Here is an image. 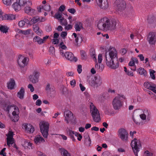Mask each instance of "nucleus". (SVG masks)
<instances>
[{"label":"nucleus","instance_id":"obj_18","mask_svg":"<svg viewBox=\"0 0 156 156\" xmlns=\"http://www.w3.org/2000/svg\"><path fill=\"white\" fill-rule=\"evenodd\" d=\"M37 9L39 12H41L43 10L47 11H49L51 9L50 5L47 4L46 5H40L37 7Z\"/></svg>","mask_w":156,"mask_h":156},{"label":"nucleus","instance_id":"obj_8","mask_svg":"<svg viewBox=\"0 0 156 156\" xmlns=\"http://www.w3.org/2000/svg\"><path fill=\"white\" fill-rule=\"evenodd\" d=\"M115 3L116 5V10L118 12L122 11L126 8V4L124 0H116Z\"/></svg>","mask_w":156,"mask_h":156},{"label":"nucleus","instance_id":"obj_50","mask_svg":"<svg viewBox=\"0 0 156 156\" xmlns=\"http://www.w3.org/2000/svg\"><path fill=\"white\" fill-rule=\"evenodd\" d=\"M155 73V72L154 70L151 69L150 70V76L153 79H155V76L154 74Z\"/></svg>","mask_w":156,"mask_h":156},{"label":"nucleus","instance_id":"obj_14","mask_svg":"<svg viewBox=\"0 0 156 156\" xmlns=\"http://www.w3.org/2000/svg\"><path fill=\"white\" fill-rule=\"evenodd\" d=\"M144 87L149 89L156 94V85L150 82H146L144 84Z\"/></svg>","mask_w":156,"mask_h":156},{"label":"nucleus","instance_id":"obj_3","mask_svg":"<svg viewBox=\"0 0 156 156\" xmlns=\"http://www.w3.org/2000/svg\"><path fill=\"white\" fill-rule=\"evenodd\" d=\"M124 98L123 95H118L113 99L112 105L115 110H119L122 106L123 103V99Z\"/></svg>","mask_w":156,"mask_h":156},{"label":"nucleus","instance_id":"obj_24","mask_svg":"<svg viewBox=\"0 0 156 156\" xmlns=\"http://www.w3.org/2000/svg\"><path fill=\"white\" fill-rule=\"evenodd\" d=\"M35 143L37 144H39L45 142L44 140L41 136H37L35 137L34 139Z\"/></svg>","mask_w":156,"mask_h":156},{"label":"nucleus","instance_id":"obj_45","mask_svg":"<svg viewBox=\"0 0 156 156\" xmlns=\"http://www.w3.org/2000/svg\"><path fill=\"white\" fill-rule=\"evenodd\" d=\"M85 138V141L87 143V144L88 145H90L91 144V140L89 135L87 134V135L84 136Z\"/></svg>","mask_w":156,"mask_h":156},{"label":"nucleus","instance_id":"obj_38","mask_svg":"<svg viewBox=\"0 0 156 156\" xmlns=\"http://www.w3.org/2000/svg\"><path fill=\"white\" fill-rule=\"evenodd\" d=\"M95 50L93 49H91L90 51V54L91 58L93 59L94 61L96 62H97V59L96 57V55H95Z\"/></svg>","mask_w":156,"mask_h":156},{"label":"nucleus","instance_id":"obj_9","mask_svg":"<svg viewBox=\"0 0 156 156\" xmlns=\"http://www.w3.org/2000/svg\"><path fill=\"white\" fill-rule=\"evenodd\" d=\"M29 61V58L28 57L24 56H19L17 59L18 63L20 67L24 68L27 66Z\"/></svg>","mask_w":156,"mask_h":156},{"label":"nucleus","instance_id":"obj_55","mask_svg":"<svg viewBox=\"0 0 156 156\" xmlns=\"http://www.w3.org/2000/svg\"><path fill=\"white\" fill-rule=\"evenodd\" d=\"M75 136L77 137V139L79 141H80L82 137L80 134H79L77 132H76L75 133Z\"/></svg>","mask_w":156,"mask_h":156},{"label":"nucleus","instance_id":"obj_26","mask_svg":"<svg viewBox=\"0 0 156 156\" xmlns=\"http://www.w3.org/2000/svg\"><path fill=\"white\" fill-rule=\"evenodd\" d=\"M16 19L15 15L12 14H5L4 20H13Z\"/></svg>","mask_w":156,"mask_h":156},{"label":"nucleus","instance_id":"obj_47","mask_svg":"<svg viewBox=\"0 0 156 156\" xmlns=\"http://www.w3.org/2000/svg\"><path fill=\"white\" fill-rule=\"evenodd\" d=\"M59 22L61 25L65 26L67 25L68 23L66 20L63 17L60 19L59 20Z\"/></svg>","mask_w":156,"mask_h":156},{"label":"nucleus","instance_id":"obj_37","mask_svg":"<svg viewBox=\"0 0 156 156\" xmlns=\"http://www.w3.org/2000/svg\"><path fill=\"white\" fill-rule=\"evenodd\" d=\"M8 28L7 26L0 25V30L3 33H6L8 31Z\"/></svg>","mask_w":156,"mask_h":156},{"label":"nucleus","instance_id":"obj_51","mask_svg":"<svg viewBox=\"0 0 156 156\" xmlns=\"http://www.w3.org/2000/svg\"><path fill=\"white\" fill-rule=\"evenodd\" d=\"M40 75V73L38 72L35 71L34 72L33 76L35 77L38 78V79H39Z\"/></svg>","mask_w":156,"mask_h":156},{"label":"nucleus","instance_id":"obj_16","mask_svg":"<svg viewBox=\"0 0 156 156\" xmlns=\"http://www.w3.org/2000/svg\"><path fill=\"white\" fill-rule=\"evenodd\" d=\"M97 4L102 9H106L108 8V4L107 0H98Z\"/></svg>","mask_w":156,"mask_h":156},{"label":"nucleus","instance_id":"obj_60","mask_svg":"<svg viewBox=\"0 0 156 156\" xmlns=\"http://www.w3.org/2000/svg\"><path fill=\"white\" fill-rule=\"evenodd\" d=\"M82 66L81 65H78L77 66V71L79 74L81 73L82 72Z\"/></svg>","mask_w":156,"mask_h":156},{"label":"nucleus","instance_id":"obj_20","mask_svg":"<svg viewBox=\"0 0 156 156\" xmlns=\"http://www.w3.org/2000/svg\"><path fill=\"white\" fill-rule=\"evenodd\" d=\"M73 35L75 38V42L76 45L78 46L79 44H80L82 41V39L81 36L79 35H77L75 33H73Z\"/></svg>","mask_w":156,"mask_h":156},{"label":"nucleus","instance_id":"obj_61","mask_svg":"<svg viewBox=\"0 0 156 156\" xmlns=\"http://www.w3.org/2000/svg\"><path fill=\"white\" fill-rule=\"evenodd\" d=\"M28 88L29 89L31 92H33L34 90V88L31 84H29L28 86Z\"/></svg>","mask_w":156,"mask_h":156},{"label":"nucleus","instance_id":"obj_17","mask_svg":"<svg viewBox=\"0 0 156 156\" xmlns=\"http://www.w3.org/2000/svg\"><path fill=\"white\" fill-rule=\"evenodd\" d=\"M65 57L68 60L71 61L76 62L77 60L76 57H74L73 55L70 52H66L65 53Z\"/></svg>","mask_w":156,"mask_h":156},{"label":"nucleus","instance_id":"obj_63","mask_svg":"<svg viewBox=\"0 0 156 156\" xmlns=\"http://www.w3.org/2000/svg\"><path fill=\"white\" fill-rule=\"evenodd\" d=\"M51 88V85L49 83H48L45 89L48 91H49Z\"/></svg>","mask_w":156,"mask_h":156},{"label":"nucleus","instance_id":"obj_22","mask_svg":"<svg viewBox=\"0 0 156 156\" xmlns=\"http://www.w3.org/2000/svg\"><path fill=\"white\" fill-rule=\"evenodd\" d=\"M20 4L22 7H24V8L30 6H31L32 5V2L29 0H21Z\"/></svg>","mask_w":156,"mask_h":156},{"label":"nucleus","instance_id":"obj_13","mask_svg":"<svg viewBox=\"0 0 156 156\" xmlns=\"http://www.w3.org/2000/svg\"><path fill=\"white\" fill-rule=\"evenodd\" d=\"M147 40L149 44H154L156 42V33L154 32L150 33L148 35Z\"/></svg>","mask_w":156,"mask_h":156},{"label":"nucleus","instance_id":"obj_59","mask_svg":"<svg viewBox=\"0 0 156 156\" xmlns=\"http://www.w3.org/2000/svg\"><path fill=\"white\" fill-rule=\"evenodd\" d=\"M102 60V55L101 54H99L98 55V62L99 63H101Z\"/></svg>","mask_w":156,"mask_h":156},{"label":"nucleus","instance_id":"obj_29","mask_svg":"<svg viewBox=\"0 0 156 156\" xmlns=\"http://www.w3.org/2000/svg\"><path fill=\"white\" fill-rule=\"evenodd\" d=\"M32 144L25 140L22 144L23 146L25 148L32 149Z\"/></svg>","mask_w":156,"mask_h":156},{"label":"nucleus","instance_id":"obj_10","mask_svg":"<svg viewBox=\"0 0 156 156\" xmlns=\"http://www.w3.org/2000/svg\"><path fill=\"white\" fill-rule=\"evenodd\" d=\"M89 83L91 86L94 87H97L101 85L102 80L100 76L94 77L90 81Z\"/></svg>","mask_w":156,"mask_h":156},{"label":"nucleus","instance_id":"obj_11","mask_svg":"<svg viewBox=\"0 0 156 156\" xmlns=\"http://www.w3.org/2000/svg\"><path fill=\"white\" fill-rule=\"evenodd\" d=\"M117 133L118 136L122 140L126 141L127 140L128 133L126 129L120 128L118 129Z\"/></svg>","mask_w":156,"mask_h":156},{"label":"nucleus","instance_id":"obj_1","mask_svg":"<svg viewBox=\"0 0 156 156\" xmlns=\"http://www.w3.org/2000/svg\"><path fill=\"white\" fill-rule=\"evenodd\" d=\"M117 53L116 49L114 48H110L108 54L105 53V63L108 66L113 69L117 68L119 66L118 61L116 59Z\"/></svg>","mask_w":156,"mask_h":156},{"label":"nucleus","instance_id":"obj_57","mask_svg":"<svg viewBox=\"0 0 156 156\" xmlns=\"http://www.w3.org/2000/svg\"><path fill=\"white\" fill-rule=\"evenodd\" d=\"M49 52L52 55H53L55 53V48L53 47H51L49 48Z\"/></svg>","mask_w":156,"mask_h":156},{"label":"nucleus","instance_id":"obj_41","mask_svg":"<svg viewBox=\"0 0 156 156\" xmlns=\"http://www.w3.org/2000/svg\"><path fill=\"white\" fill-rule=\"evenodd\" d=\"M155 21V17L154 16H151L149 17L148 19V22L150 24L154 23Z\"/></svg>","mask_w":156,"mask_h":156},{"label":"nucleus","instance_id":"obj_44","mask_svg":"<svg viewBox=\"0 0 156 156\" xmlns=\"http://www.w3.org/2000/svg\"><path fill=\"white\" fill-rule=\"evenodd\" d=\"M62 16V13L58 12L55 14L54 17L59 21L62 18H63Z\"/></svg>","mask_w":156,"mask_h":156},{"label":"nucleus","instance_id":"obj_2","mask_svg":"<svg viewBox=\"0 0 156 156\" xmlns=\"http://www.w3.org/2000/svg\"><path fill=\"white\" fill-rule=\"evenodd\" d=\"M116 25V22L115 20L110 19L105 17L99 20L97 27L99 30L105 31L115 29Z\"/></svg>","mask_w":156,"mask_h":156},{"label":"nucleus","instance_id":"obj_23","mask_svg":"<svg viewBox=\"0 0 156 156\" xmlns=\"http://www.w3.org/2000/svg\"><path fill=\"white\" fill-rule=\"evenodd\" d=\"M45 18L42 17L36 16L33 17L31 20V22L35 23L38 22H44L45 20Z\"/></svg>","mask_w":156,"mask_h":156},{"label":"nucleus","instance_id":"obj_48","mask_svg":"<svg viewBox=\"0 0 156 156\" xmlns=\"http://www.w3.org/2000/svg\"><path fill=\"white\" fill-rule=\"evenodd\" d=\"M5 13L2 10H0V21L4 20Z\"/></svg>","mask_w":156,"mask_h":156},{"label":"nucleus","instance_id":"obj_30","mask_svg":"<svg viewBox=\"0 0 156 156\" xmlns=\"http://www.w3.org/2000/svg\"><path fill=\"white\" fill-rule=\"evenodd\" d=\"M74 28L76 31H80L83 28V24L80 22H76L75 24Z\"/></svg>","mask_w":156,"mask_h":156},{"label":"nucleus","instance_id":"obj_15","mask_svg":"<svg viewBox=\"0 0 156 156\" xmlns=\"http://www.w3.org/2000/svg\"><path fill=\"white\" fill-rule=\"evenodd\" d=\"M23 128L25 130L26 132L28 133H32L34 130V127L30 124H23Z\"/></svg>","mask_w":156,"mask_h":156},{"label":"nucleus","instance_id":"obj_4","mask_svg":"<svg viewBox=\"0 0 156 156\" xmlns=\"http://www.w3.org/2000/svg\"><path fill=\"white\" fill-rule=\"evenodd\" d=\"M89 105L93 119L96 122H99L101 120V118L98 110L92 103H90Z\"/></svg>","mask_w":156,"mask_h":156},{"label":"nucleus","instance_id":"obj_5","mask_svg":"<svg viewBox=\"0 0 156 156\" xmlns=\"http://www.w3.org/2000/svg\"><path fill=\"white\" fill-rule=\"evenodd\" d=\"M7 111L8 112L10 111H13L12 115L13 116L11 118L12 121L16 122L19 119V110L18 108L14 105H9L7 108Z\"/></svg>","mask_w":156,"mask_h":156},{"label":"nucleus","instance_id":"obj_36","mask_svg":"<svg viewBox=\"0 0 156 156\" xmlns=\"http://www.w3.org/2000/svg\"><path fill=\"white\" fill-rule=\"evenodd\" d=\"M138 59L136 58H133L131 59L129 63V65L130 66H133L135 65V63H138Z\"/></svg>","mask_w":156,"mask_h":156},{"label":"nucleus","instance_id":"obj_56","mask_svg":"<svg viewBox=\"0 0 156 156\" xmlns=\"http://www.w3.org/2000/svg\"><path fill=\"white\" fill-rule=\"evenodd\" d=\"M65 28L66 30H70L72 29L73 28V26L72 25L69 24H67V25L65 26Z\"/></svg>","mask_w":156,"mask_h":156},{"label":"nucleus","instance_id":"obj_64","mask_svg":"<svg viewBox=\"0 0 156 156\" xmlns=\"http://www.w3.org/2000/svg\"><path fill=\"white\" fill-rule=\"evenodd\" d=\"M99 68L98 70L100 72L102 71L104 68V66L103 65L99 64V66L98 67Z\"/></svg>","mask_w":156,"mask_h":156},{"label":"nucleus","instance_id":"obj_46","mask_svg":"<svg viewBox=\"0 0 156 156\" xmlns=\"http://www.w3.org/2000/svg\"><path fill=\"white\" fill-rule=\"evenodd\" d=\"M30 80L33 83H36L38 82V79L33 76L30 77Z\"/></svg>","mask_w":156,"mask_h":156},{"label":"nucleus","instance_id":"obj_12","mask_svg":"<svg viewBox=\"0 0 156 156\" xmlns=\"http://www.w3.org/2000/svg\"><path fill=\"white\" fill-rule=\"evenodd\" d=\"M64 115L65 120L67 123L69 122H72L74 118L73 113L69 110H66L64 112Z\"/></svg>","mask_w":156,"mask_h":156},{"label":"nucleus","instance_id":"obj_58","mask_svg":"<svg viewBox=\"0 0 156 156\" xmlns=\"http://www.w3.org/2000/svg\"><path fill=\"white\" fill-rule=\"evenodd\" d=\"M7 137L13 138V133L11 131H9L8 134L7 135Z\"/></svg>","mask_w":156,"mask_h":156},{"label":"nucleus","instance_id":"obj_49","mask_svg":"<svg viewBox=\"0 0 156 156\" xmlns=\"http://www.w3.org/2000/svg\"><path fill=\"white\" fill-rule=\"evenodd\" d=\"M31 30L30 29H28L25 30H21L20 31V32L22 33V34L25 35H27L30 34Z\"/></svg>","mask_w":156,"mask_h":156},{"label":"nucleus","instance_id":"obj_52","mask_svg":"<svg viewBox=\"0 0 156 156\" xmlns=\"http://www.w3.org/2000/svg\"><path fill=\"white\" fill-rule=\"evenodd\" d=\"M4 4L7 5H10L11 4V0H2Z\"/></svg>","mask_w":156,"mask_h":156},{"label":"nucleus","instance_id":"obj_19","mask_svg":"<svg viewBox=\"0 0 156 156\" xmlns=\"http://www.w3.org/2000/svg\"><path fill=\"white\" fill-rule=\"evenodd\" d=\"M31 6L27 7L24 8V12L27 14L30 15H33L35 14L36 12V10L31 8Z\"/></svg>","mask_w":156,"mask_h":156},{"label":"nucleus","instance_id":"obj_6","mask_svg":"<svg viewBox=\"0 0 156 156\" xmlns=\"http://www.w3.org/2000/svg\"><path fill=\"white\" fill-rule=\"evenodd\" d=\"M39 125L41 132L43 136L47 138L48 134L49 123L47 122L42 121L40 122Z\"/></svg>","mask_w":156,"mask_h":156},{"label":"nucleus","instance_id":"obj_39","mask_svg":"<svg viewBox=\"0 0 156 156\" xmlns=\"http://www.w3.org/2000/svg\"><path fill=\"white\" fill-rule=\"evenodd\" d=\"M81 59L83 60H85L87 59V55L86 52L83 50H81L80 51Z\"/></svg>","mask_w":156,"mask_h":156},{"label":"nucleus","instance_id":"obj_43","mask_svg":"<svg viewBox=\"0 0 156 156\" xmlns=\"http://www.w3.org/2000/svg\"><path fill=\"white\" fill-rule=\"evenodd\" d=\"M124 71L125 72L126 74L129 76H133V73L131 71L127 70L126 67H124Z\"/></svg>","mask_w":156,"mask_h":156},{"label":"nucleus","instance_id":"obj_25","mask_svg":"<svg viewBox=\"0 0 156 156\" xmlns=\"http://www.w3.org/2000/svg\"><path fill=\"white\" fill-rule=\"evenodd\" d=\"M27 17H25L23 20L20 21L18 23V25L20 27H23L25 25V23L29 24L30 21L27 18Z\"/></svg>","mask_w":156,"mask_h":156},{"label":"nucleus","instance_id":"obj_35","mask_svg":"<svg viewBox=\"0 0 156 156\" xmlns=\"http://www.w3.org/2000/svg\"><path fill=\"white\" fill-rule=\"evenodd\" d=\"M33 41L34 42H37L38 44H42V41L40 37L38 36L34 37L33 38Z\"/></svg>","mask_w":156,"mask_h":156},{"label":"nucleus","instance_id":"obj_31","mask_svg":"<svg viewBox=\"0 0 156 156\" xmlns=\"http://www.w3.org/2000/svg\"><path fill=\"white\" fill-rule=\"evenodd\" d=\"M15 84V80L12 79H10L9 82L7 83V87L8 88L10 89H12Z\"/></svg>","mask_w":156,"mask_h":156},{"label":"nucleus","instance_id":"obj_34","mask_svg":"<svg viewBox=\"0 0 156 156\" xmlns=\"http://www.w3.org/2000/svg\"><path fill=\"white\" fill-rule=\"evenodd\" d=\"M149 115V113L147 110H144L143 111V113L141 114L140 115V118L143 120H145L146 119V115Z\"/></svg>","mask_w":156,"mask_h":156},{"label":"nucleus","instance_id":"obj_62","mask_svg":"<svg viewBox=\"0 0 156 156\" xmlns=\"http://www.w3.org/2000/svg\"><path fill=\"white\" fill-rule=\"evenodd\" d=\"M68 11L70 13L74 14L76 12V10L73 8L69 9Z\"/></svg>","mask_w":156,"mask_h":156},{"label":"nucleus","instance_id":"obj_33","mask_svg":"<svg viewBox=\"0 0 156 156\" xmlns=\"http://www.w3.org/2000/svg\"><path fill=\"white\" fill-rule=\"evenodd\" d=\"M137 71L138 73L141 75L146 76H147V72L144 68L140 67L137 69Z\"/></svg>","mask_w":156,"mask_h":156},{"label":"nucleus","instance_id":"obj_53","mask_svg":"<svg viewBox=\"0 0 156 156\" xmlns=\"http://www.w3.org/2000/svg\"><path fill=\"white\" fill-rule=\"evenodd\" d=\"M144 156H152L153 154L148 151H146L144 152Z\"/></svg>","mask_w":156,"mask_h":156},{"label":"nucleus","instance_id":"obj_40","mask_svg":"<svg viewBox=\"0 0 156 156\" xmlns=\"http://www.w3.org/2000/svg\"><path fill=\"white\" fill-rule=\"evenodd\" d=\"M13 138L9 137L7 138V144L9 147H10V145H12L14 143Z\"/></svg>","mask_w":156,"mask_h":156},{"label":"nucleus","instance_id":"obj_21","mask_svg":"<svg viewBox=\"0 0 156 156\" xmlns=\"http://www.w3.org/2000/svg\"><path fill=\"white\" fill-rule=\"evenodd\" d=\"M20 2L21 0H16V2L13 4L12 7L15 11H17L21 9L22 6Z\"/></svg>","mask_w":156,"mask_h":156},{"label":"nucleus","instance_id":"obj_42","mask_svg":"<svg viewBox=\"0 0 156 156\" xmlns=\"http://www.w3.org/2000/svg\"><path fill=\"white\" fill-rule=\"evenodd\" d=\"M76 132H74V131H73L71 130H69L67 132L68 134L70 137L72 139L73 141H74L75 139L74 137V135H75V133Z\"/></svg>","mask_w":156,"mask_h":156},{"label":"nucleus","instance_id":"obj_28","mask_svg":"<svg viewBox=\"0 0 156 156\" xmlns=\"http://www.w3.org/2000/svg\"><path fill=\"white\" fill-rule=\"evenodd\" d=\"M25 93L24 88L21 87L19 92L17 93V96L21 99H23L24 98Z\"/></svg>","mask_w":156,"mask_h":156},{"label":"nucleus","instance_id":"obj_27","mask_svg":"<svg viewBox=\"0 0 156 156\" xmlns=\"http://www.w3.org/2000/svg\"><path fill=\"white\" fill-rule=\"evenodd\" d=\"M33 29L34 32L38 35H40L42 34V31L41 29L39 28L38 25L37 24L33 25Z\"/></svg>","mask_w":156,"mask_h":156},{"label":"nucleus","instance_id":"obj_54","mask_svg":"<svg viewBox=\"0 0 156 156\" xmlns=\"http://www.w3.org/2000/svg\"><path fill=\"white\" fill-rule=\"evenodd\" d=\"M76 83V81L75 79L72 80L70 82V84L72 88H73L75 86Z\"/></svg>","mask_w":156,"mask_h":156},{"label":"nucleus","instance_id":"obj_7","mask_svg":"<svg viewBox=\"0 0 156 156\" xmlns=\"http://www.w3.org/2000/svg\"><path fill=\"white\" fill-rule=\"evenodd\" d=\"M131 146L135 155L136 156H138V152L139 151V147L141 146L140 141L136 139H134L131 141Z\"/></svg>","mask_w":156,"mask_h":156},{"label":"nucleus","instance_id":"obj_32","mask_svg":"<svg viewBox=\"0 0 156 156\" xmlns=\"http://www.w3.org/2000/svg\"><path fill=\"white\" fill-rule=\"evenodd\" d=\"M59 151L62 156H71L68 152L63 148L59 149Z\"/></svg>","mask_w":156,"mask_h":156}]
</instances>
